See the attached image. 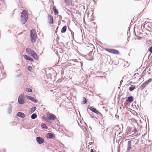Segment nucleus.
<instances>
[{"mask_svg":"<svg viewBox=\"0 0 152 152\" xmlns=\"http://www.w3.org/2000/svg\"><path fill=\"white\" fill-rule=\"evenodd\" d=\"M135 88V86L134 85H132L129 88V90L130 91H132L134 90Z\"/></svg>","mask_w":152,"mask_h":152,"instance_id":"25","label":"nucleus"},{"mask_svg":"<svg viewBox=\"0 0 152 152\" xmlns=\"http://www.w3.org/2000/svg\"><path fill=\"white\" fill-rule=\"evenodd\" d=\"M24 97V95L23 94H21L19 95L18 99V102L19 104H25V102L23 99Z\"/></svg>","mask_w":152,"mask_h":152,"instance_id":"3","label":"nucleus"},{"mask_svg":"<svg viewBox=\"0 0 152 152\" xmlns=\"http://www.w3.org/2000/svg\"><path fill=\"white\" fill-rule=\"evenodd\" d=\"M26 97L28 99L31 100L32 102H33L35 103H37L38 102V100L37 99H35L33 97H31L28 95H26Z\"/></svg>","mask_w":152,"mask_h":152,"instance_id":"6","label":"nucleus"},{"mask_svg":"<svg viewBox=\"0 0 152 152\" xmlns=\"http://www.w3.org/2000/svg\"><path fill=\"white\" fill-rule=\"evenodd\" d=\"M71 32L72 36L74 37V32L72 31H71Z\"/></svg>","mask_w":152,"mask_h":152,"instance_id":"34","label":"nucleus"},{"mask_svg":"<svg viewBox=\"0 0 152 152\" xmlns=\"http://www.w3.org/2000/svg\"><path fill=\"white\" fill-rule=\"evenodd\" d=\"M17 115L22 118H24L25 117V115L23 113L20 112H19L17 113Z\"/></svg>","mask_w":152,"mask_h":152,"instance_id":"15","label":"nucleus"},{"mask_svg":"<svg viewBox=\"0 0 152 152\" xmlns=\"http://www.w3.org/2000/svg\"><path fill=\"white\" fill-rule=\"evenodd\" d=\"M87 111L88 112L89 114L90 115V117L92 118H96V117L94 116V114H93V113L91 112L90 113L88 111V110H87Z\"/></svg>","mask_w":152,"mask_h":152,"instance_id":"22","label":"nucleus"},{"mask_svg":"<svg viewBox=\"0 0 152 152\" xmlns=\"http://www.w3.org/2000/svg\"><path fill=\"white\" fill-rule=\"evenodd\" d=\"M47 137L49 139H51L55 137V135L53 134L49 133L47 134Z\"/></svg>","mask_w":152,"mask_h":152,"instance_id":"16","label":"nucleus"},{"mask_svg":"<svg viewBox=\"0 0 152 152\" xmlns=\"http://www.w3.org/2000/svg\"><path fill=\"white\" fill-rule=\"evenodd\" d=\"M87 101L85 98H84V99L83 101V104H84L87 102Z\"/></svg>","mask_w":152,"mask_h":152,"instance_id":"30","label":"nucleus"},{"mask_svg":"<svg viewBox=\"0 0 152 152\" xmlns=\"http://www.w3.org/2000/svg\"><path fill=\"white\" fill-rule=\"evenodd\" d=\"M91 152H94V151L92 149H91Z\"/></svg>","mask_w":152,"mask_h":152,"instance_id":"37","label":"nucleus"},{"mask_svg":"<svg viewBox=\"0 0 152 152\" xmlns=\"http://www.w3.org/2000/svg\"><path fill=\"white\" fill-rule=\"evenodd\" d=\"M21 21L23 24H24L27 21L28 16L27 15V12L25 10H23L21 15Z\"/></svg>","mask_w":152,"mask_h":152,"instance_id":"1","label":"nucleus"},{"mask_svg":"<svg viewBox=\"0 0 152 152\" xmlns=\"http://www.w3.org/2000/svg\"><path fill=\"white\" fill-rule=\"evenodd\" d=\"M141 30L140 29H138L137 32H135V34L137 37H139L140 36L141 34Z\"/></svg>","mask_w":152,"mask_h":152,"instance_id":"17","label":"nucleus"},{"mask_svg":"<svg viewBox=\"0 0 152 152\" xmlns=\"http://www.w3.org/2000/svg\"><path fill=\"white\" fill-rule=\"evenodd\" d=\"M12 106L11 104H10L7 110L8 113L9 114H10L12 112Z\"/></svg>","mask_w":152,"mask_h":152,"instance_id":"19","label":"nucleus"},{"mask_svg":"<svg viewBox=\"0 0 152 152\" xmlns=\"http://www.w3.org/2000/svg\"><path fill=\"white\" fill-rule=\"evenodd\" d=\"M142 128V127H141V126H140V128Z\"/></svg>","mask_w":152,"mask_h":152,"instance_id":"45","label":"nucleus"},{"mask_svg":"<svg viewBox=\"0 0 152 152\" xmlns=\"http://www.w3.org/2000/svg\"><path fill=\"white\" fill-rule=\"evenodd\" d=\"M131 141H129L128 142L126 152H129L131 148Z\"/></svg>","mask_w":152,"mask_h":152,"instance_id":"11","label":"nucleus"},{"mask_svg":"<svg viewBox=\"0 0 152 152\" xmlns=\"http://www.w3.org/2000/svg\"><path fill=\"white\" fill-rule=\"evenodd\" d=\"M48 18L49 20V23L50 24H53V19L52 16L48 15Z\"/></svg>","mask_w":152,"mask_h":152,"instance_id":"13","label":"nucleus"},{"mask_svg":"<svg viewBox=\"0 0 152 152\" xmlns=\"http://www.w3.org/2000/svg\"><path fill=\"white\" fill-rule=\"evenodd\" d=\"M134 98L132 96H129L127 98L126 100V102L127 103H130L133 101Z\"/></svg>","mask_w":152,"mask_h":152,"instance_id":"9","label":"nucleus"},{"mask_svg":"<svg viewBox=\"0 0 152 152\" xmlns=\"http://www.w3.org/2000/svg\"><path fill=\"white\" fill-rule=\"evenodd\" d=\"M27 69L28 71H31L32 69V67L31 66H29L28 67Z\"/></svg>","mask_w":152,"mask_h":152,"instance_id":"29","label":"nucleus"},{"mask_svg":"<svg viewBox=\"0 0 152 152\" xmlns=\"http://www.w3.org/2000/svg\"><path fill=\"white\" fill-rule=\"evenodd\" d=\"M58 28V27H57V29H56V30H57V29Z\"/></svg>","mask_w":152,"mask_h":152,"instance_id":"44","label":"nucleus"},{"mask_svg":"<svg viewBox=\"0 0 152 152\" xmlns=\"http://www.w3.org/2000/svg\"><path fill=\"white\" fill-rule=\"evenodd\" d=\"M99 77H101V78H103V76H100Z\"/></svg>","mask_w":152,"mask_h":152,"instance_id":"40","label":"nucleus"},{"mask_svg":"<svg viewBox=\"0 0 152 152\" xmlns=\"http://www.w3.org/2000/svg\"><path fill=\"white\" fill-rule=\"evenodd\" d=\"M37 36V34L35 30H32L30 31L31 40L32 42L35 41V38Z\"/></svg>","mask_w":152,"mask_h":152,"instance_id":"2","label":"nucleus"},{"mask_svg":"<svg viewBox=\"0 0 152 152\" xmlns=\"http://www.w3.org/2000/svg\"><path fill=\"white\" fill-rule=\"evenodd\" d=\"M36 140L37 142L39 144H41L44 142V140L40 137H37L36 138Z\"/></svg>","mask_w":152,"mask_h":152,"instance_id":"7","label":"nucleus"},{"mask_svg":"<svg viewBox=\"0 0 152 152\" xmlns=\"http://www.w3.org/2000/svg\"><path fill=\"white\" fill-rule=\"evenodd\" d=\"M90 128H91V127H90Z\"/></svg>","mask_w":152,"mask_h":152,"instance_id":"46","label":"nucleus"},{"mask_svg":"<svg viewBox=\"0 0 152 152\" xmlns=\"http://www.w3.org/2000/svg\"><path fill=\"white\" fill-rule=\"evenodd\" d=\"M31 56L34 58V59H35L36 60H38V57L37 54L34 52V53H33L32 55H31Z\"/></svg>","mask_w":152,"mask_h":152,"instance_id":"18","label":"nucleus"},{"mask_svg":"<svg viewBox=\"0 0 152 152\" xmlns=\"http://www.w3.org/2000/svg\"><path fill=\"white\" fill-rule=\"evenodd\" d=\"M98 113H97L96 114H97L99 116V117L100 118H101L102 117V114L100 113L99 111H98Z\"/></svg>","mask_w":152,"mask_h":152,"instance_id":"27","label":"nucleus"},{"mask_svg":"<svg viewBox=\"0 0 152 152\" xmlns=\"http://www.w3.org/2000/svg\"><path fill=\"white\" fill-rule=\"evenodd\" d=\"M91 143H92L91 142H89V145H91Z\"/></svg>","mask_w":152,"mask_h":152,"instance_id":"41","label":"nucleus"},{"mask_svg":"<svg viewBox=\"0 0 152 152\" xmlns=\"http://www.w3.org/2000/svg\"><path fill=\"white\" fill-rule=\"evenodd\" d=\"M41 126L42 128L47 129L48 128V127L44 123H42L41 124Z\"/></svg>","mask_w":152,"mask_h":152,"instance_id":"23","label":"nucleus"},{"mask_svg":"<svg viewBox=\"0 0 152 152\" xmlns=\"http://www.w3.org/2000/svg\"><path fill=\"white\" fill-rule=\"evenodd\" d=\"M92 51H90V53H88V55H89H89H90L91 54V53H92Z\"/></svg>","mask_w":152,"mask_h":152,"instance_id":"35","label":"nucleus"},{"mask_svg":"<svg viewBox=\"0 0 152 152\" xmlns=\"http://www.w3.org/2000/svg\"><path fill=\"white\" fill-rule=\"evenodd\" d=\"M37 117V115L36 113L33 114L31 116V118L32 119H34Z\"/></svg>","mask_w":152,"mask_h":152,"instance_id":"24","label":"nucleus"},{"mask_svg":"<svg viewBox=\"0 0 152 152\" xmlns=\"http://www.w3.org/2000/svg\"><path fill=\"white\" fill-rule=\"evenodd\" d=\"M93 1L95 3H96V2L95 0Z\"/></svg>","mask_w":152,"mask_h":152,"instance_id":"43","label":"nucleus"},{"mask_svg":"<svg viewBox=\"0 0 152 152\" xmlns=\"http://www.w3.org/2000/svg\"><path fill=\"white\" fill-rule=\"evenodd\" d=\"M123 82V80H121V81H120V83L121 84L122 83V82Z\"/></svg>","mask_w":152,"mask_h":152,"instance_id":"38","label":"nucleus"},{"mask_svg":"<svg viewBox=\"0 0 152 152\" xmlns=\"http://www.w3.org/2000/svg\"><path fill=\"white\" fill-rule=\"evenodd\" d=\"M80 63H81V66H83V63L82 62H80Z\"/></svg>","mask_w":152,"mask_h":152,"instance_id":"39","label":"nucleus"},{"mask_svg":"<svg viewBox=\"0 0 152 152\" xmlns=\"http://www.w3.org/2000/svg\"><path fill=\"white\" fill-rule=\"evenodd\" d=\"M36 109V107H33L31 108V113H33L34 112V111Z\"/></svg>","mask_w":152,"mask_h":152,"instance_id":"26","label":"nucleus"},{"mask_svg":"<svg viewBox=\"0 0 152 152\" xmlns=\"http://www.w3.org/2000/svg\"><path fill=\"white\" fill-rule=\"evenodd\" d=\"M152 81V79L150 78L148 80L145 81L143 83L140 87V89L141 90H142L145 88L148 84Z\"/></svg>","mask_w":152,"mask_h":152,"instance_id":"4","label":"nucleus"},{"mask_svg":"<svg viewBox=\"0 0 152 152\" xmlns=\"http://www.w3.org/2000/svg\"><path fill=\"white\" fill-rule=\"evenodd\" d=\"M48 118L51 120H55V119H57L56 116L53 114H49Z\"/></svg>","mask_w":152,"mask_h":152,"instance_id":"8","label":"nucleus"},{"mask_svg":"<svg viewBox=\"0 0 152 152\" xmlns=\"http://www.w3.org/2000/svg\"><path fill=\"white\" fill-rule=\"evenodd\" d=\"M23 57L26 60L30 61L33 62L34 60L33 59L30 57H29L26 55H24Z\"/></svg>","mask_w":152,"mask_h":152,"instance_id":"14","label":"nucleus"},{"mask_svg":"<svg viewBox=\"0 0 152 152\" xmlns=\"http://www.w3.org/2000/svg\"><path fill=\"white\" fill-rule=\"evenodd\" d=\"M105 50L106 51L113 54L118 55L119 54L118 51L115 49L105 48Z\"/></svg>","mask_w":152,"mask_h":152,"instance_id":"5","label":"nucleus"},{"mask_svg":"<svg viewBox=\"0 0 152 152\" xmlns=\"http://www.w3.org/2000/svg\"><path fill=\"white\" fill-rule=\"evenodd\" d=\"M72 60L74 61L75 62H77V60L76 59H73Z\"/></svg>","mask_w":152,"mask_h":152,"instance_id":"36","label":"nucleus"},{"mask_svg":"<svg viewBox=\"0 0 152 152\" xmlns=\"http://www.w3.org/2000/svg\"><path fill=\"white\" fill-rule=\"evenodd\" d=\"M67 27L66 26H64L62 28L61 30V33H64L66 30Z\"/></svg>","mask_w":152,"mask_h":152,"instance_id":"21","label":"nucleus"},{"mask_svg":"<svg viewBox=\"0 0 152 152\" xmlns=\"http://www.w3.org/2000/svg\"><path fill=\"white\" fill-rule=\"evenodd\" d=\"M148 51L150 53H152V46L148 48Z\"/></svg>","mask_w":152,"mask_h":152,"instance_id":"28","label":"nucleus"},{"mask_svg":"<svg viewBox=\"0 0 152 152\" xmlns=\"http://www.w3.org/2000/svg\"><path fill=\"white\" fill-rule=\"evenodd\" d=\"M88 109H89L92 112L96 114L98 113V111L96 108H95L94 107H88Z\"/></svg>","mask_w":152,"mask_h":152,"instance_id":"10","label":"nucleus"},{"mask_svg":"<svg viewBox=\"0 0 152 152\" xmlns=\"http://www.w3.org/2000/svg\"><path fill=\"white\" fill-rule=\"evenodd\" d=\"M137 132V129L135 127L134 129V130L133 131H132V132H134V133H136Z\"/></svg>","mask_w":152,"mask_h":152,"instance_id":"33","label":"nucleus"},{"mask_svg":"<svg viewBox=\"0 0 152 152\" xmlns=\"http://www.w3.org/2000/svg\"><path fill=\"white\" fill-rule=\"evenodd\" d=\"M94 58H92V59L91 60H94Z\"/></svg>","mask_w":152,"mask_h":152,"instance_id":"42","label":"nucleus"},{"mask_svg":"<svg viewBox=\"0 0 152 152\" xmlns=\"http://www.w3.org/2000/svg\"><path fill=\"white\" fill-rule=\"evenodd\" d=\"M26 52L30 55H32V54L34 53L35 51H34L33 50L30 49V48H26Z\"/></svg>","mask_w":152,"mask_h":152,"instance_id":"12","label":"nucleus"},{"mask_svg":"<svg viewBox=\"0 0 152 152\" xmlns=\"http://www.w3.org/2000/svg\"><path fill=\"white\" fill-rule=\"evenodd\" d=\"M53 11L54 12V13H55L56 15H57L58 14V10L56 9V7L55 6H54L53 7Z\"/></svg>","mask_w":152,"mask_h":152,"instance_id":"20","label":"nucleus"},{"mask_svg":"<svg viewBox=\"0 0 152 152\" xmlns=\"http://www.w3.org/2000/svg\"><path fill=\"white\" fill-rule=\"evenodd\" d=\"M27 91L28 92H31L32 91V90L30 88H27Z\"/></svg>","mask_w":152,"mask_h":152,"instance_id":"32","label":"nucleus"},{"mask_svg":"<svg viewBox=\"0 0 152 152\" xmlns=\"http://www.w3.org/2000/svg\"><path fill=\"white\" fill-rule=\"evenodd\" d=\"M69 133L70 134V135L68 136L69 137H72L74 135L73 133L72 132H69Z\"/></svg>","mask_w":152,"mask_h":152,"instance_id":"31","label":"nucleus"}]
</instances>
